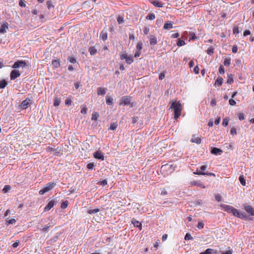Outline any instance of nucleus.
<instances>
[{"label":"nucleus","mask_w":254,"mask_h":254,"mask_svg":"<svg viewBox=\"0 0 254 254\" xmlns=\"http://www.w3.org/2000/svg\"><path fill=\"white\" fill-rule=\"evenodd\" d=\"M169 109H172L174 111V118L177 119L181 115L182 111L181 105L176 101H173Z\"/></svg>","instance_id":"f257e3e1"},{"label":"nucleus","mask_w":254,"mask_h":254,"mask_svg":"<svg viewBox=\"0 0 254 254\" xmlns=\"http://www.w3.org/2000/svg\"><path fill=\"white\" fill-rule=\"evenodd\" d=\"M120 59L122 60H125L127 64H130L133 62V57L131 55H128L126 52H123L120 54Z\"/></svg>","instance_id":"f03ea898"},{"label":"nucleus","mask_w":254,"mask_h":254,"mask_svg":"<svg viewBox=\"0 0 254 254\" xmlns=\"http://www.w3.org/2000/svg\"><path fill=\"white\" fill-rule=\"evenodd\" d=\"M56 185V184L54 183H48L45 187H44L42 190H41L39 193L40 195H43L47 192L51 190Z\"/></svg>","instance_id":"7ed1b4c3"},{"label":"nucleus","mask_w":254,"mask_h":254,"mask_svg":"<svg viewBox=\"0 0 254 254\" xmlns=\"http://www.w3.org/2000/svg\"><path fill=\"white\" fill-rule=\"evenodd\" d=\"M231 213L233 214L234 216L239 218L246 219H248V216L244 212H241L235 208L233 209V211Z\"/></svg>","instance_id":"20e7f679"},{"label":"nucleus","mask_w":254,"mask_h":254,"mask_svg":"<svg viewBox=\"0 0 254 254\" xmlns=\"http://www.w3.org/2000/svg\"><path fill=\"white\" fill-rule=\"evenodd\" d=\"M28 66L29 65L25 61L19 60L14 63L12 65V68L16 69L20 67L23 68L28 67Z\"/></svg>","instance_id":"39448f33"},{"label":"nucleus","mask_w":254,"mask_h":254,"mask_svg":"<svg viewBox=\"0 0 254 254\" xmlns=\"http://www.w3.org/2000/svg\"><path fill=\"white\" fill-rule=\"evenodd\" d=\"M131 98L130 96H125L122 97L120 105H129L130 104Z\"/></svg>","instance_id":"423d86ee"},{"label":"nucleus","mask_w":254,"mask_h":254,"mask_svg":"<svg viewBox=\"0 0 254 254\" xmlns=\"http://www.w3.org/2000/svg\"><path fill=\"white\" fill-rule=\"evenodd\" d=\"M243 207L244 209L248 214L252 216H254V208L252 206L244 204Z\"/></svg>","instance_id":"0eeeda50"},{"label":"nucleus","mask_w":254,"mask_h":254,"mask_svg":"<svg viewBox=\"0 0 254 254\" xmlns=\"http://www.w3.org/2000/svg\"><path fill=\"white\" fill-rule=\"evenodd\" d=\"M31 104L32 100L30 99L27 98L25 100L22 102L20 104V106L23 109H26L28 108V106Z\"/></svg>","instance_id":"6e6552de"},{"label":"nucleus","mask_w":254,"mask_h":254,"mask_svg":"<svg viewBox=\"0 0 254 254\" xmlns=\"http://www.w3.org/2000/svg\"><path fill=\"white\" fill-rule=\"evenodd\" d=\"M20 72L19 70L16 69H13L11 71L10 74V78L11 80H14L15 78L20 76Z\"/></svg>","instance_id":"1a4fd4ad"},{"label":"nucleus","mask_w":254,"mask_h":254,"mask_svg":"<svg viewBox=\"0 0 254 254\" xmlns=\"http://www.w3.org/2000/svg\"><path fill=\"white\" fill-rule=\"evenodd\" d=\"M175 169V166H174L173 165H165L162 166L161 170L163 171L164 170H168L169 171V173H172L173 171Z\"/></svg>","instance_id":"9d476101"},{"label":"nucleus","mask_w":254,"mask_h":254,"mask_svg":"<svg viewBox=\"0 0 254 254\" xmlns=\"http://www.w3.org/2000/svg\"><path fill=\"white\" fill-rule=\"evenodd\" d=\"M94 157L97 159H99L101 160H104V156L103 154L100 151L98 150L94 152L93 154Z\"/></svg>","instance_id":"9b49d317"},{"label":"nucleus","mask_w":254,"mask_h":254,"mask_svg":"<svg viewBox=\"0 0 254 254\" xmlns=\"http://www.w3.org/2000/svg\"><path fill=\"white\" fill-rule=\"evenodd\" d=\"M148 1L155 7H162L164 6V3L158 0H148Z\"/></svg>","instance_id":"f8f14e48"},{"label":"nucleus","mask_w":254,"mask_h":254,"mask_svg":"<svg viewBox=\"0 0 254 254\" xmlns=\"http://www.w3.org/2000/svg\"><path fill=\"white\" fill-rule=\"evenodd\" d=\"M56 204V201L55 200H50L48 202V204L45 206L44 208V211H47L50 210Z\"/></svg>","instance_id":"ddd939ff"},{"label":"nucleus","mask_w":254,"mask_h":254,"mask_svg":"<svg viewBox=\"0 0 254 254\" xmlns=\"http://www.w3.org/2000/svg\"><path fill=\"white\" fill-rule=\"evenodd\" d=\"M192 186H197L201 188H205L206 186L200 181H193L190 182Z\"/></svg>","instance_id":"4468645a"},{"label":"nucleus","mask_w":254,"mask_h":254,"mask_svg":"<svg viewBox=\"0 0 254 254\" xmlns=\"http://www.w3.org/2000/svg\"><path fill=\"white\" fill-rule=\"evenodd\" d=\"M220 206L224 209L225 211L232 212L233 209L234 208L233 206L231 205H228L224 204H221Z\"/></svg>","instance_id":"2eb2a0df"},{"label":"nucleus","mask_w":254,"mask_h":254,"mask_svg":"<svg viewBox=\"0 0 254 254\" xmlns=\"http://www.w3.org/2000/svg\"><path fill=\"white\" fill-rule=\"evenodd\" d=\"M149 43L151 45H155L157 44V38L154 35H150L149 37Z\"/></svg>","instance_id":"dca6fc26"},{"label":"nucleus","mask_w":254,"mask_h":254,"mask_svg":"<svg viewBox=\"0 0 254 254\" xmlns=\"http://www.w3.org/2000/svg\"><path fill=\"white\" fill-rule=\"evenodd\" d=\"M173 22L171 21H168L164 25L163 28L166 30H169L173 28Z\"/></svg>","instance_id":"f3484780"},{"label":"nucleus","mask_w":254,"mask_h":254,"mask_svg":"<svg viewBox=\"0 0 254 254\" xmlns=\"http://www.w3.org/2000/svg\"><path fill=\"white\" fill-rule=\"evenodd\" d=\"M8 28V24L7 22L4 23L0 27V33H5L6 29Z\"/></svg>","instance_id":"a211bd4d"},{"label":"nucleus","mask_w":254,"mask_h":254,"mask_svg":"<svg viewBox=\"0 0 254 254\" xmlns=\"http://www.w3.org/2000/svg\"><path fill=\"white\" fill-rule=\"evenodd\" d=\"M53 226L54 224L53 223H49L47 225H46L44 227L41 229L40 230L43 232L47 233L49 231L50 228Z\"/></svg>","instance_id":"6ab92c4d"},{"label":"nucleus","mask_w":254,"mask_h":254,"mask_svg":"<svg viewBox=\"0 0 254 254\" xmlns=\"http://www.w3.org/2000/svg\"><path fill=\"white\" fill-rule=\"evenodd\" d=\"M100 38L102 39L103 41H105L107 39L108 35L107 32L106 30H103L100 33Z\"/></svg>","instance_id":"aec40b11"},{"label":"nucleus","mask_w":254,"mask_h":254,"mask_svg":"<svg viewBox=\"0 0 254 254\" xmlns=\"http://www.w3.org/2000/svg\"><path fill=\"white\" fill-rule=\"evenodd\" d=\"M52 64L54 68H57L60 66V60L59 59L53 60Z\"/></svg>","instance_id":"412c9836"},{"label":"nucleus","mask_w":254,"mask_h":254,"mask_svg":"<svg viewBox=\"0 0 254 254\" xmlns=\"http://www.w3.org/2000/svg\"><path fill=\"white\" fill-rule=\"evenodd\" d=\"M222 152L221 149L216 147H213L211 150V153L214 155H217L218 154L222 153Z\"/></svg>","instance_id":"4be33fe9"},{"label":"nucleus","mask_w":254,"mask_h":254,"mask_svg":"<svg viewBox=\"0 0 254 254\" xmlns=\"http://www.w3.org/2000/svg\"><path fill=\"white\" fill-rule=\"evenodd\" d=\"M131 222L135 227H136L141 230L142 225L141 224L139 221L133 218L131 220Z\"/></svg>","instance_id":"5701e85b"},{"label":"nucleus","mask_w":254,"mask_h":254,"mask_svg":"<svg viewBox=\"0 0 254 254\" xmlns=\"http://www.w3.org/2000/svg\"><path fill=\"white\" fill-rule=\"evenodd\" d=\"M223 81V79L222 77L219 76L215 82V85L220 86L222 84Z\"/></svg>","instance_id":"b1692460"},{"label":"nucleus","mask_w":254,"mask_h":254,"mask_svg":"<svg viewBox=\"0 0 254 254\" xmlns=\"http://www.w3.org/2000/svg\"><path fill=\"white\" fill-rule=\"evenodd\" d=\"M191 141L198 144L201 143V139L198 137H195L194 135H193L192 138L191 139Z\"/></svg>","instance_id":"393cba45"},{"label":"nucleus","mask_w":254,"mask_h":254,"mask_svg":"<svg viewBox=\"0 0 254 254\" xmlns=\"http://www.w3.org/2000/svg\"><path fill=\"white\" fill-rule=\"evenodd\" d=\"M106 93V89H102L101 88H97V94L98 95H105Z\"/></svg>","instance_id":"a878e982"},{"label":"nucleus","mask_w":254,"mask_h":254,"mask_svg":"<svg viewBox=\"0 0 254 254\" xmlns=\"http://www.w3.org/2000/svg\"><path fill=\"white\" fill-rule=\"evenodd\" d=\"M7 85V82L5 80L2 79L0 81V89L4 88Z\"/></svg>","instance_id":"bb28decb"},{"label":"nucleus","mask_w":254,"mask_h":254,"mask_svg":"<svg viewBox=\"0 0 254 254\" xmlns=\"http://www.w3.org/2000/svg\"><path fill=\"white\" fill-rule=\"evenodd\" d=\"M106 103L108 105H112L113 104V99L112 97L107 96L106 97Z\"/></svg>","instance_id":"cd10ccee"},{"label":"nucleus","mask_w":254,"mask_h":254,"mask_svg":"<svg viewBox=\"0 0 254 254\" xmlns=\"http://www.w3.org/2000/svg\"><path fill=\"white\" fill-rule=\"evenodd\" d=\"M99 117V114L96 112H94L92 113L91 116V120L94 121H96Z\"/></svg>","instance_id":"c85d7f7f"},{"label":"nucleus","mask_w":254,"mask_h":254,"mask_svg":"<svg viewBox=\"0 0 254 254\" xmlns=\"http://www.w3.org/2000/svg\"><path fill=\"white\" fill-rule=\"evenodd\" d=\"M239 181L242 185L245 186L246 185V179L244 177V176H240Z\"/></svg>","instance_id":"c756f323"},{"label":"nucleus","mask_w":254,"mask_h":254,"mask_svg":"<svg viewBox=\"0 0 254 254\" xmlns=\"http://www.w3.org/2000/svg\"><path fill=\"white\" fill-rule=\"evenodd\" d=\"M89 52L91 55H94L97 53V50L94 47H91L89 48Z\"/></svg>","instance_id":"7c9ffc66"},{"label":"nucleus","mask_w":254,"mask_h":254,"mask_svg":"<svg viewBox=\"0 0 254 254\" xmlns=\"http://www.w3.org/2000/svg\"><path fill=\"white\" fill-rule=\"evenodd\" d=\"M233 82V76L232 74L228 75L227 83L228 84H231Z\"/></svg>","instance_id":"2f4dec72"},{"label":"nucleus","mask_w":254,"mask_h":254,"mask_svg":"<svg viewBox=\"0 0 254 254\" xmlns=\"http://www.w3.org/2000/svg\"><path fill=\"white\" fill-rule=\"evenodd\" d=\"M99 211V209L98 208H96L94 209H89L87 211V213L88 214H95Z\"/></svg>","instance_id":"473e14b6"},{"label":"nucleus","mask_w":254,"mask_h":254,"mask_svg":"<svg viewBox=\"0 0 254 254\" xmlns=\"http://www.w3.org/2000/svg\"><path fill=\"white\" fill-rule=\"evenodd\" d=\"M137 51H141L142 49V43L141 41H139L137 43L136 47Z\"/></svg>","instance_id":"72a5a7b5"},{"label":"nucleus","mask_w":254,"mask_h":254,"mask_svg":"<svg viewBox=\"0 0 254 254\" xmlns=\"http://www.w3.org/2000/svg\"><path fill=\"white\" fill-rule=\"evenodd\" d=\"M229 121V118L228 117H227L223 119V122H222V125L224 127H226L228 125V123Z\"/></svg>","instance_id":"f704fd0d"},{"label":"nucleus","mask_w":254,"mask_h":254,"mask_svg":"<svg viewBox=\"0 0 254 254\" xmlns=\"http://www.w3.org/2000/svg\"><path fill=\"white\" fill-rule=\"evenodd\" d=\"M118 127V125L116 123H112L110 126V129L112 130H115Z\"/></svg>","instance_id":"c9c22d12"},{"label":"nucleus","mask_w":254,"mask_h":254,"mask_svg":"<svg viewBox=\"0 0 254 254\" xmlns=\"http://www.w3.org/2000/svg\"><path fill=\"white\" fill-rule=\"evenodd\" d=\"M61 103V100L60 98H55L54 102V106L55 107L58 106Z\"/></svg>","instance_id":"e433bc0d"},{"label":"nucleus","mask_w":254,"mask_h":254,"mask_svg":"<svg viewBox=\"0 0 254 254\" xmlns=\"http://www.w3.org/2000/svg\"><path fill=\"white\" fill-rule=\"evenodd\" d=\"M10 186L9 185H5L4 188L2 189V191L3 193H5L8 192V190H10Z\"/></svg>","instance_id":"4c0bfd02"},{"label":"nucleus","mask_w":254,"mask_h":254,"mask_svg":"<svg viewBox=\"0 0 254 254\" xmlns=\"http://www.w3.org/2000/svg\"><path fill=\"white\" fill-rule=\"evenodd\" d=\"M208 55H211L214 53V49L212 46H210L206 51Z\"/></svg>","instance_id":"58836bf2"},{"label":"nucleus","mask_w":254,"mask_h":254,"mask_svg":"<svg viewBox=\"0 0 254 254\" xmlns=\"http://www.w3.org/2000/svg\"><path fill=\"white\" fill-rule=\"evenodd\" d=\"M67 60L69 62L72 64H74L76 62V59L73 57H69L67 58Z\"/></svg>","instance_id":"ea45409f"},{"label":"nucleus","mask_w":254,"mask_h":254,"mask_svg":"<svg viewBox=\"0 0 254 254\" xmlns=\"http://www.w3.org/2000/svg\"><path fill=\"white\" fill-rule=\"evenodd\" d=\"M185 42L184 41H183V40H181V39H179L178 40V42H177V45L178 46H184L185 45Z\"/></svg>","instance_id":"a19ab883"},{"label":"nucleus","mask_w":254,"mask_h":254,"mask_svg":"<svg viewBox=\"0 0 254 254\" xmlns=\"http://www.w3.org/2000/svg\"><path fill=\"white\" fill-rule=\"evenodd\" d=\"M230 62H231V59L229 58H226L224 60V64L225 65V66H229L230 64Z\"/></svg>","instance_id":"79ce46f5"},{"label":"nucleus","mask_w":254,"mask_h":254,"mask_svg":"<svg viewBox=\"0 0 254 254\" xmlns=\"http://www.w3.org/2000/svg\"><path fill=\"white\" fill-rule=\"evenodd\" d=\"M213 251L212 249H207L204 252L200 253L199 254H211L212 252Z\"/></svg>","instance_id":"37998d69"},{"label":"nucleus","mask_w":254,"mask_h":254,"mask_svg":"<svg viewBox=\"0 0 254 254\" xmlns=\"http://www.w3.org/2000/svg\"><path fill=\"white\" fill-rule=\"evenodd\" d=\"M16 222V220L15 219L12 218L9 220L6 221V225H9V224H14Z\"/></svg>","instance_id":"c03bdc74"},{"label":"nucleus","mask_w":254,"mask_h":254,"mask_svg":"<svg viewBox=\"0 0 254 254\" xmlns=\"http://www.w3.org/2000/svg\"><path fill=\"white\" fill-rule=\"evenodd\" d=\"M155 18V15L153 13L148 14L146 17L147 19H149L150 20L154 19Z\"/></svg>","instance_id":"a18cd8bd"},{"label":"nucleus","mask_w":254,"mask_h":254,"mask_svg":"<svg viewBox=\"0 0 254 254\" xmlns=\"http://www.w3.org/2000/svg\"><path fill=\"white\" fill-rule=\"evenodd\" d=\"M185 240H193V238L191 236L190 234V233H187L186 234V236L185 237Z\"/></svg>","instance_id":"49530a36"},{"label":"nucleus","mask_w":254,"mask_h":254,"mask_svg":"<svg viewBox=\"0 0 254 254\" xmlns=\"http://www.w3.org/2000/svg\"><path fill=\"white\" fill-rule=\"evenodd\" d=\"M72 103L71 99L70 98H67L65 101V104L67 106H70L71 105Z\"/></svg>","instance_id":"de8ad7c7"},{"label":"nucleus","mask_w":254,"mask_h":254,"mask_svg":"<svg viewBox=\"0 0 254 254\" xmlns=\"http://www.w3.org/2000/svg\"><path fill=\"white\" fill-rule=\"evenodd\" d=\"M117 21L119 24H122L124 22V18L122 16H119L117 18Z\"/></svg>","instance_id":"09e8293b"},{"label":"nucleus","mask_w":254,"mask_h":254,"mask_svg":"<svg viewBox=\"0 0 254 254\" xmlns=\"http://www.w3.org/2000/svg\"><path fill=\"white\" fill-rule=\"evenodd\" d=\"M233 32L234 34H237L239 33V30L238 26H236L233 28Z\"/></svg>","instance_id":"8fccbe9b"},{"label":"nucleus","mask_w":254,"mask_h":254,"mask_svg":"<svg viewBox=\"0 0 254 254\" xmlns=\"http://www.w3.org/2000/svg\"><path fill=\"white\" fill-rule=\"evenodd\" d=\"M26 1L24 0H19V5L21 7H25L26 6Z\"/></svg>","instance_id":"3c124183"},{"label":"nucleus","mask_w":254,"mask_h":254,"mask_svg":"<svg viewBox=\"0 0 254 254\" xmlns=\"http://www.w3.org/2000/svg\"><path fill=\"white\" fill-rule=\"evenodd\" d=\"M68 204V203L67 201H63L61 207L62 208H65L67 207Z\"/></svg>","instance_id":"603ef678"},{"label":"nucleus","mask_w":254,"mask_h":254,"mask_svg":"<svg viewBox=\"0 0 254 254\" xmlns=\"http://www.w3.org/2000/svg\"><path fill=\"white\" fill-rule=\"evenodd\" d=\"M215 199L218 202L221 201L222 200V196L220 194H217L215 195Z\"/></svg>","instance_id":"864d4df0"},{"label":"nucleus","mask_w":254,"mask_h":254,"mask_svg":"<svg viewBox=\"0 0 254 254\" xmlns=\"http://www.w3.org/2000/svg\"><path fill=\"white\" fill-rule=\"evenodd\" d=\"M47 5L48 9H50L52 7H53V5L52 4V1L48 0L47 1Z\"/></svg>","instance_id":"5fc2aeb1"},{"label":"nucleus","mask_w":254,"mask_h":254,"mask_svg":"<svg viewBox=\"0 0 254 254\" xmlns=\"http://www.w3.org/2000/svg\"><path fill=\"white\" fill-rule=\"evenodd\" d=\"M230 133L233 135H236L237 134L236 129L235 127H232L231 129Z\"/></svg>","instance_id":"6e6d98bb"},{"label":"nucleus","mask_w":254,"mask_h":254,"mask_svg":"<svg viewBox=\"0 0 254 254\" xmlns=\"http://www.w3.org/2000/svg\"><path fill=\"white\" fill-rule=\"evenodd\" d=\"M149 32V29L147 27H144L143 28V33L145 35H147Z\"/></svg>","instance_id":"4d7b16f0"},{"label":"nucleus","mask_w":254,"mask_h":254,"mask_svg":"<svg viewBox=\"0 0 254 254\" xmlns=\"http://www.w3.org/2000/svg\"><path fill=\"white\" fill-rule=\"evenodd\" d=\"M204 227V224L202 222H199L197 224V228L199 229H202Z\"/></svg>","instance_id":"13d9d810"},{"label":"nucleus","mask_w":254,"mask_h":254,"mask_svg":"<svg viewBox=\"0 0 254 254\" xmlns=\"http://www.w3.org/2000/svg\"><path fill=\"white\" fill-rule=\"evenodd\" d=\"M98 184H100L102 186H104L107 184V181L106 180H104L102 181L99 182Z\"/></svg>","instance_id":"bf43d9fd"},{"label":"nucleus","mask_w":254,"mask_h":254,"mask_svg":"<svg viewBox=\"0 0 254 254\" xmlns=\"http://www.w3.org/2000/svg\"><path fill=\"white\" fill-rule=\"evenodd\" d=\"M229 103L231 106H235L236 104V101L233 99H230L229 101Z\"/></svg>","instance_id":"052dcab7"},{"label":"nucleus","mask_w":254,"mask_h":254,"mask_svg":"<svg viewBox=\"0 0 254 254\" xmlns=\"http://www.w3.org/2000/svg\"><path fill=\"white\" fill-rule=\"evenodd\" d=\"M239 119L241 121L244 120L245 119V116L243 113H239L238 115Z\"/></svg>","instance_id":"680f3d73"},{"label":"nucleus","mask_w":254,"mask_h":254,"mask_svg":"<svg viewBox=\"0 0 254 254\" xmlns=\"http://www.w3.org/2000/svg\"><path fill=\"white\" fill-rule=\"evenodd\" d=\"M219 72L220 74H222L224 73V72H225L224 68L222 65H221L220 66V68L219 69Z\"/></svg>","instance_id":"e2e57ef3"},{"label":"nucleus","mask_w":254,"mask_h":254,"mask_svg":"<svg viewBox=\"0 0 254 254\" xmlns=\"http://www.w3.org/2000/svg\"><path fill=\"white\" fill-rule=\"evenodd\" d=\"M141 55V52L140 51H136L135 54H134V57L137 58L139 57Z\"/></svg>","instance_id":"0e129e2a"},{"label":"nucleus","mask_w":254,"mask_h":254,"mask_svg":"<svg viewBox=\"0 0 254 254\" xmlns=\"http://www.w3.org/2000/svg\"><path fill=\"white\" fill-rule=\"evenodd\" d=\"M220 121H221L220 117H218L217 118L215 121V124L216 125H218L220 123Z\"/></svg>","instance_id":"69168bd1"},{"label":"nucleus","mask_w":254,"mask_h":254,"mask_svg":"<svg viewBox=\"0 0 254 254\" xmlns=\"http://www.w3.org/2000/svg\"><path fill=\"white\" fill-rule=\"evenodd\" d=\"M87 109L86 107H83L82 108L81 110V113L85 114L87 113Z\"/></svg>","instance_id":"338daca9"},{"label":"nucleus","mask_w":254,"mask_h":254,"mask_svg":"<svg viewBox=\"0 0 254 254\" xmlns=\"http://www.w3.org/2000/svg\"><path fill=\"white\" fill-rule=\"evenodd\" d=\"M210 105L213 107L214 106H215L216 105V101L215 100V99H213L211 101V103H210Z\"/></svg>","instance_id":"774afa93"}]
</instances>
